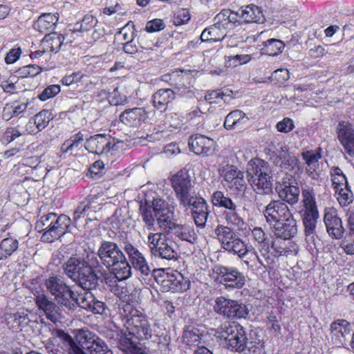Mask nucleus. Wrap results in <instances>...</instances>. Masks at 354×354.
Masks as SVG:
<instances>
[{
    "label": "nucleus",
    "instance_id": "1",
    "mask_svg": "<svg viewBox=\"0 0 354 354\" xmlns=\"http://www.w3.org/2000/svg\"><path fill=\"white\" fill-rule=\"evenodd\" d=\"M100 262L93 249L87 245L80 247L63 265L64 274L84 290L96 288L98 277L94 271Z\"/></svg>",
    "mask_w": 354,
    "mask_h": 354
},
{
    "label": "nucleus",
    "instance_id": "2",
    "mask_svg": "<svg viewBox=\"0 0 354 354\" xmlns=\"http://www.w3.org/2000/svg\"><path fill=\"white\" fill-rule=\"evenodd\" d=\"M97 254L101 263L110 269L119 281L131 276V267L121 248L115 243L102 241Z\"/></svg>",
    "mask_w": 354,
    "mask_h": 354
},
{
    "label": "nucleus",
    "instance_id": "3",
    "mask_svg": "<svg viewBox=\"0 0 354 354\" xmlns=\"http://www.w3.org/2000/svg\"><path fill=\"white\" fill-rule=\"evenodd\" d=\"M120 316L124 326L126 328L127 336L138 340H146L151 338L152 328L147 317L139 310L130 304H126L120 310Z\"/></svg>",
    "mask_w": 354,
    "mask_h": 354
},
{
    "label": "nucleus",
    "instance_id": "4",
    "mask_svg": "<svg viewBox=\"0 0 354 354\" xmlns=\"http://www.w3.org/2000/svg\"><path fill=\"white\" fill-rule=\"evenodd\" d=\"M248 181L257 194L272 192V169L269 163L260 158L252 159L247 165Z\"/></svg>",
    "mask_w": 354,
    "mask_h": 354
},
{
    "label": "nucleus",
    "instance_id": "5",
    "mask_svg": "<svg viewBox=\"0 0 354 354\" xmlns=\"http://www.w3.org/2000/svg\"><path fill=\"white\" fill-rule=\"evenodd\" d=\"M71 218L66 215L57 216L55 213H49L39 218L35 228L38 232H44L41 236L42 241L51 243L66 233Z\"/></svg>",
    "mask_w": 354,
    "mask_h": 354
},
{
    "label": "nucleus",
    "instance_id": "6",
    "mask_svg": "<svg viewBox=\"0 0 354 354\" xmlns=\"http://www.w3.org/2000/svg\"><path fill=\"white\" fill-rule=\"evenodd\" d=\"M217 333L218 337L225 340L228 349L241 353L246 348L248 338L243 327L240 324L225 322L218 328Z\"/></svg>",
    "mask_w": 354,
    "mask_h": 354
},
{
    "label": "nucleus",
    "instance_id": "7",
    "mask_svg": "<svg viewBox=\"0 0 354 354\" xmlns=\"http://www.w3.org/2000/svg\"><path fill=\"white\" fill-rule=\"evenodd\" d=\"M45 286L59 305L65 306L68 310H73L75 308V293L61 277H49L45 281Z\"/></svg>",
    "mask_w": 354,
    "mask_h": 354
},
{
    "label": "nucleus",
    "instance_id": "8",
    "mask_svg": "<svg viewBox=\"0 0 354 354\" xmlns=\"http://www.w3.org/2000/svg\"><path fill=\"white\" fill-rule=\"evenodd\" d=\"M214 232L223 249L230 253L237 254L240 258L245 257L248 252L247 246L234 232L232 227L218 224Z\"/></svg>",
    "mask_w": 354,
    "mask_h": 354
},
{
    "label": "nucleus",
    "instance_id": "9",
    "mask_svg": "<svg viewBox=\"0 0 354 354\" xmlns=\"http://www.w3.org/2000/svg\"><path fill=\"white\" fill-rule=\"evenodd\" d=\"M171 187L180 206L189 204L195 194L193 184L187 171L180 170L171 178Z\"/></svg>",
    "mask_w": 354,
    "mask_h": 354
},
{
    "label": "nucleus",
    "instance_id": "10",
    "mask_svg": "<svg viewBox=\"0 0 354 354\" xmlns=\"http://www.w3.org/2000/svg\"><path fill=\"white\" fill-rule=\"evenodd\" d=\"M213 309L218 315L230 319L245 318L249 313L245 304L223 296L216 298Z\"/></svg>",
    "mask_w": 354,
    "mask_h": 354
},
{
    "label": "nucleus",
    "instance_id": "11",
    "mask_svg": "<svg viewBox=\"0 0 354 354\" xmlns=\"http://www.w3.org/2000/svg\"><path fill=\"white\" fill-rule=\"evenodd\" d=\"M214 281L227 288H241L245 282L243 274L236 268L216 266L213 268Z\"/></svg>",
    "mask_w": 354,
    "mask_h": 354
},
{
    "label": "nucleus",
    "instance_id": "12",
    "mask_svg": "<svg viewBox=\"0 0 354 354\" xmlns=\"http://www.w3.org/2000/svg\"><path fill=\"white\" fill-rule=\"evenodd\" d=\"M219 172L223 178V185L230 190L241 192L246 188L243 173L236 167L226 165L219 169Z\"/></svg>",
    "mask_w": 354,
    "mask_h": 354
},
{
    "label": "nucleus",
    "instance_id": "13",
    "mask_svg": "<svg viewBox=\"0 0 354 354\" xmlns=\"http://www.w3.org/2000/svg\"><path fill=\"white\" fill-rule=\"evenodd\" d=\"M122 249L128 257L127 261L130 266L131 265L142 275L148 276L151 273V268L144 254L130 241H124Z\"/></svg>",
    "mask_w": 354,
    "mask_h": 354
},
{
    "label": "nucleus",
    "instance_id": "14",
    "mask_svg": "<svg viewBox=\"0 0 354 354\" xmlns=\"http://www.w3.org/2000/svg\"><path fill=\"white\" fill-rule=\"evenodd\" d=\"M279 198L290 205L296 204L299 198L300 190L296 179L292 175H286L277 186Z\"/></svg>",
    "mask_w": 354,
    "mask_h": 354
},
{
    "label": "nucleus",
    "instance_id": "15",
    "mask_svg": "<svg viewBox=\"0 0 354 354\" xmlns=\"http://www.w3.org/2000/svg\"><path fill=\"white\" fill-rule=\"evenodd\" d=\"M352 327L346 319H337L330 325V339L333 344L342 346L350 340Z\"/></svg>",
    "mask_w": 354,
    "mask_h": 354
},
{
    "label": "nucleus",
    "instance_id": "16",
    "mask_svg": "<svg viewBox=\"0 0 354 354\" xmlns=\"http://www.w3.org/2000/svg\"><path fill=\"white\" fill-rule=\"evenodd\" d=\"M35 303L39 310H41L46 317L52 322H60L64 317L61 308L46 295H37Z\"/></svg>",
    "mask_w": 354,
    "mask_h": 354
},
{
    "label": "nucleus",
    "instance_id": "17",
    "mask_svg": "<svg viewBox=\"0 0 354 354\" xmlns=\"http://www.w3.org/2000/svg\"><path fill=\"white\" fill-rule=\"evenodd\" d=\"M267 222L275 223L292 216L288 205L280 201H272L263 211Z\"/></svg>",
    "mask_w": 354,
    "mask_h": 354
},
{
    "label": "nucleus",
    "instance_id": "18",
    "mask_svg": "<svg viewBox=\"0 0 354 354\" xmlns=\"http://www.w3.org/2000/svg\"><path fill=\"white\" fill-rule=\"evenodd\" d=\"M162 230L171 239H178L190 243H194L197 239L193 229L185 225L177 224L173 221L170 223L166 222V226Z\"/></svg>",
    "mask_w": 354,
    "mask_h": 354
},
{
    "label": "nucleus",
    "instance_id": "19",
    "mask_svg": "<svg viewBox=\"0 0 354 354\" xmlns=\"http://www.w3.org/2000/svg\"><path fill=\"white\" fill-rule=\"evenodd\" d=\"M182 206L185 209L191 207L192 215L197 227L201 228L205 227L209 214V206L205 199L194 196L190 200L189 204Z\"/></svg>",
    "mask_w": 354,
    "mask_h": 354
},
{
    "label": "nucleus",
    "instance_id": "20",
    "mask_svg": "<svg viewBox=\"0 0 354 354\" xmlns=\"http://www.w3.org/2000/svg\"><path fill=\"white\" fill-rule=\"evenodd\" d=\"M214 141L205 136L195 134L189 140V147L192 151L196 155L208 156L214 151Z\"/></svg>",
    "mask_w": 354,
    "mask_h": 354
},
{
    "label": "nucleus",
    "instance_id": "21",
    "mask_svg": "<svg viewBox=\"0 0 354 354\" xmlns=\"http://www.w3.org/2000/svg\"><path fill=\"white\" fill-rule=\"evenodd\" d=\"M274 163L281 169L292 171L299 169V160L289 151V148L284 143L279 144V149L276 152Z\"/></svg>",
    "mask_w": 354,
    "mask_h": 354
},
{
    "label": "nucleus",
    "instance_id": "22",
    "mask_svg": "<svg viewBox=\"0 0 354 354\" xmlns=\"http://www.w3.org/2000/svg\"><path fill=\"white\" fill-rule=\"evenodd\" d=\"M321 148L315 151L307 150L301 153L302 159L306 166V171L313 179L319 177L321 171L319 160L322 158Z\"/></svg>",
    "mask_w": 354,
    "mask_h": 354
},
{
    "label": "nucleus",
    "instance_id": "23",
    "mask_svg": "<svg viewBox=\"0 0 354 354\" xmlns=\"http://www.w3.org/2000/svg\"><path fill=\"white\" fill-rule=\"evenodd\" d=\"M97 195L89 196L84 201H82L75 209L72 219L77 222L80 218L91 216L92 212H96L100 209L101 203Z\"/></svg>",
    "mask_w": 354,
    "mask_h": 354
},
{
    "label": "nucleus",
    "instance_id": "24",
    "mask_svg": "<svg viewBox=\"0 0 354 354\" xmlns=\"http://www.w3.org/2000/svg\"><path fill=\"white\" fill-rule=\"evenodd\" d=\"M84 147L91 153L98 155L106 153L111 149L110 136L97 134L86 139Z\"/></svg>",
    "mask_w": 354,
    "mask_h": 354
},
{
    "label": "nucleus",
    "instance_id": "25",
    "mask_svg": "<svg viewBox=\"0 0 354 354\" xmlns=\"http://www.w3.org/2000/svg\"><path fill=\"white\" fill-rule=\"evenodd\" d=\"M338 139L345 151L354 156V129L351 124L341 122L338 125Z\"/></svg>",
    "mask_w": 354,
    "mask_h": 354
},
{
    "label": "nucleus",
    "instance_id": "26",
    "mask_svg": "<svg viewBox=\"0 0 354 354\" xmlns=\"http://www.w3.org/2000/svg\"><path fill=\"white\" fill-rule=\"evenodd\" d=\"M156 218L158 225L162 230L166 226V222H171L173 218L174 213L170 210L169 204L164 200L156 198L153 201L151 206Z\"/></svg>",
    "mask_w": 354,
    "mask_h": 354
},
{
    "label": "nucleus",
    "instance_id": "27",
    "mask_svg": "<svg viewBox=\"0 0 354 354\" xmlns=\"http://www.w3.org/2000/svg\"><path fill=\"white\" fill-rule=\"evenodd\" d=\"M158 283H160L162 290L165 292H176L185 289V285L183 283V276L178 272L164 273L160 276Z\"/></svg>",
    "mask_w": 354,
    "mask_h": 354
},
{
    "label": "nucleus",
    "instance_id": "28",
    "mask_svg": "<svg viewBox=\"0 0 354 354\" xmlns=\"http://www.w3.org/2000/svg\"><path fill=\"white\" fill-rule=\"evenodd\" d=\"M147 118V111L144 108L136 107L124 111L120 115V121L130 127H137Z\"/></svg>",
    "mask_w": 354,
    "mask_h": 354
},
{
    "label": "nucleus",
    "instance_id": "29",
    "mask_svg": "<svg viewBox=\"0 0 354 354\" xmlns=\"http://www.w3.org/2000/svg\"><path fill=\"white\" fill-rule=\"evenodd\" d=\"M248 255L247 259L244 260V263L247 267L252 270H263V269H270L272 267V260L269 256L262 254L261 256L257 254V252H248L245 256Z\"/></svg>",
    "mask_w": 354,
    "mask_h": 354
},
{
    "label": "nucleus",
    "instance_id": "30",
    "mask_svg": "<svg viewBox=\"0 0 354 354\" xmlns=\"http://www.w3.org/2000/svg\"><path fill=\"white\" fill-rule=\"evenodd\" d=\"M272 249L274 251L275 256H288L296 254L298 252V246L290 239L277 236L272 243Z\"/></svg>",
    "mask_w": 354,
    "mask_h": 354
},
{
    "label": "nucleus",
    "instance_id": "31",
    "mask_svg": "<svg viewBox=\"0 0 354 354\" xmlns=\"http://www.w3.org/2000/svg\"><path fill=\"white\" fill-rule=\"evenodd\" d=\"M302 223L304 227V234L307 242L315 243V234L317 219L319 218V212H301Z\"/></svg>",
    "mask_w": 354,
    "mask_h": 354
},
{
    "label": "nucleus",
    "instance_id": "32",
    "mask_svg": "<svg viewBox=\"0 0 354 354\" xmlns=\"http://www.w3.org/2000/svg\"><path fill=\"white\" fill-rule=\"evenodd\" d=\"M324 220L329 235L337 239H340L344 232L340 218L333 212H326Z\"/></svg>",
    "mask_w": 354,
    "mask_h": 354
},
{
    "label": "nucleus",
    "instance_id": "33",
    "mask_svg": "<svg viewBox=\"0 0 354 354\" xmlns=\"http://www.w3.org/2000/svg\"><path fill=\"white\" fill-rule=\"evenodd\" d=\"M58 17L55 14L44 13L34 23L33 28L38 32L46 35L55 29Z\"/></svg>",
    "mask_w": 354,
    "mask_h": 354
},
{
    "label": "nucleus",
    "instance_id": "34",
    "mask_svg": "<svg viewBox=\"0 0 354 354\" xmlns=\"http://www.w3.org/2000/svg\"><path fill=\"white\" fill-rule=\"evenodd\" d=\"M31 100H15L10 104H6L3 109V118L5 120H9L12 117H17L24 113L30 104Z\"/></svg>",
    "mask_w": 354,
    "mask_h": 354
},
{
    "label": "nucleus",
    "instance_id": "35",
    "mask_svg": "<svg viewBox=\"0 0 354 354\" xmlns=\"http://www.w3.org/2000/svg\"><path fill=\"white\" fill-rule=\"evenodd\" d=\"M301 203L304 209L301 212H319L313 187L308 185L301 187Z\"/></svg>",
    "mask_w": 354,
    "mask_h": 354
},
{
    "label": "nucleus",
    "instance_id": "36",
    "mask_svg": "<svg viewBox=\"0 0 354 354\" xmlns=\"http://www.w3.org/2000/svg\"><path fill=\"white\" fill-rule=\"evenodd\" d=\"M274 231L277 236L288 239L292 237L297 233V224L293 216L284 221L275 223Z\"/></svg>",
    "mask_w": 354,
    "mask_h": 354
},
{
    "label": "nucleus",
    "instance_id": "37",
    "mask_svg": "<svg viewBox=\"0 0 354 354\" xmlns=\"http://www.w3.org/2000/svg\"><path fill=\"white\" fill-rule=\"evenodd\" d=\"M237 14L246 23L259 22L263 19L262 10L253 4L241 8Z\"/></svg>",
    "mask_w": 354,
    "mask_h": 354
},
{
    "label": "nucleus",
    "instance_id": "38",
    "mask_svg": "<svg viewBox=\"0 0 354 354\" xmlns=\"http://www.w3.org/2000/svg\"><path fill=\"white\" fill-rule=\"evenodd\" d=\"M53 335L57 337L64 345L69 354H87L73 340L72 337L64 330L57 329L53 333Z\"/></svg>",
    "mask_w": 354,
    "mask_h": 354
},
{
    "label": "nucleus",
    "instance_id": "39",
    "mask_svg": "<svg viewBox=\"0 0 354 354\" xmlns=\"http://www.w3.org/2000/svg\"><path fill=\"white\" fill-rule=\"evenodd\" d=\"M238 206L234 205L223 212L221 216L225 224V225L239 228L244 225V221L240 216Z\"/></svg>",
    "mask_w": 354,
    "mask_h": 354
},
{
    "label": "nucleus",
    "instance_id": "40",
    "mask_svg": "<svg viewBox=\"0 0 354 354\" xmlns=\"http://www.w3.org/2000/svg\"><path fill=\"white\" fill-rule=\"evenodd\" d=\"M174 98L175 93L171 88L159 89L153 95V106L157 109H165Z\"/></svg>",
    "mask_w": 354,
    "mask_h": 354
},
{
    "label": "nucleus",
    "instance_id": "41",
    "mask_svg": "<svg viewBox=\"0 0 354 354\" xmlns=\"http://www.w3.org/2000/svg\"><path fill=\"white\" fill-rule=\"evenodd\" d=\"M64 37L62 35L46 34L41 41V47L47 52L57 53L63 44Z\"/></svg>",
    "mask_w": 354,
    "mask_h": 354
},
{
    "label": "nucleus",
    "instance_id": "42",
    "mask_svg": "<svg viewBox=\"0 0 354 354\" xmlns=\"http://www.w3.org/2000/svg\"><path fill=\"white\" fill-rule=\"evenodd\" d=\"M118 348L124 354H149L145 349L139 347L133 339L127 336L120 337Z\"/></svg>",
    "mask_w": 354,
    "mask_h": 354
},
{
    "label": "nucleus",
    "instance_id": "43",
    "mask_svg": "<svg viewBox=\"0 0 354 354\" xmlns=\"http://www.w3.org/2000/svg\"><path fill=\"white\" fill-rule=\"evenodd\" d=\"M19 248V242L16 239L8 237L0 242V261L9 258Z\"/></svg>",
    "mask_w": 354,
    "mask_h": 354
},
{
    "label": "nucleus",
    "instance_id": "44",
    "mask_svg": "<svg viewBox=\"0 0 354 354\" xmlns=\"http://www.w3.org/2000/svg\"><path fill=\"white\" fill-rule=\"evenodd\" d=\"M226 36V30L218 27L216 24L205 28L201 35L202 41H218Z\"/></svg>",
    "mask_w": 354,
    "mask_h": 354
},
{
    "label": "nucleus",
    "instance_id": "45",
    "mask_svg": "<svg viewBox=\"0 0 354 354\" xmlns=\"http://www.w3.org/2000/svg\"><path fill=\"white\" fill-rule=\"evenodd\" d=\"M248 120V118L243 111L234 110L226 116L224 127L226 129H232L239 124L246 123Z\"/></svg>",
    "mask_w": 354,
    "mask_h": 354
},
{
    "label": "nucleus",
    "instance_id": "46",
    "mask_svg": "<svg viewBox=\"0 0 354 354\" xmlns=\"http://www.w3.org/2000/svg\"><path fill=\"white\" fill-rule=\"evenodd\" d=\"M167 235L164 232H149L147 236V245L153 256L166 241Z\"/></svg>",
    "mask_w": 354,
    "mask_h": 354
},
{
    "label": "nucleus",
    "instance_id": "47",
    "mask_svg": "<svg viewBox=\"0 0 354 354\" xmlns=\"http://www.w3.org/2000/svg\"><path fill=\"white\" fill-rule=\"evenodd\" d=\"M169 236L167 237L163 245L160 246L153 256L167 260H172L177 258L178 253L173 243L169 240Z\"/></svg>",
    "mask_w": 354,
    "mask_h": 354
},
{
    "label": "nucleus",
    "instance_id": "48",
    "mask_svg": "<svg viewBox=\"0 0 354 354\" xmlns=\"http://www.w3.org/2000/svg\"><path fill=\"white\" fill-rule=\"evenodd\" d=\"M263 47L261 48L262 52L270 56L279 55L285 47L283 42L277 39H269L263 41Z\"/></svg>",
    "mask_w": 354,
    "mask_h": 354
},
{
    "label": "nucleus",
    "instance_id": "49",
    "mask_svg": "<svg viewBox=\"0 0 354 354\" xmlns=\"http://www.w3.org/2000/svg\"><path fill=\"white\" fill-rule=\"evenodd\" d=\"M97 338V337L89 330H78L76 333L77 345L80 346L84 352L85 350L86 351L87 346L93 344V341Z\"/></svg>",
    "mask_w": 354,
    "mask_h": 354
},
{
    "label": "nucleus",
    "instance_id": "50",
    "mask_svg": "<svg viewBox=\"0 0 354 354\" xmlns=\"http://www.w3.org/2000/svg\"><path fill=\"white\" fill-rule=\"evenodd\" d=\"M140 212L142 220L145 224L148 230H152L155 225V218L153 216V209L151 206L147 204H141L140 207Z\"/></svg>",
    "mask_w": 354,
    "mask_h": 354
},
{
    "label": "nucleus",
    "instance_id": "51",
    "mask_svg": "<svg viewBox=\"0 0 354 354\" xmlns=\"http://www.w3.org/2000/svg\"><path fill=\"white\" fill-rule=\"evenodd\" d=\"M332 185L335 190L348 185L347 179L339 167H333L330 169Z\"/></svg>",
    "mask_w": 354,
    "mask_h": 354
},
{
    "label": "nucleus",
    "instance_id": "52",
    "mask_svg": "<svg viewBox=\"0 0 354 354\" xmlns=\"http://www.w3.org/2000/svg\"><path fill=\"white\" fill-rule=\"evenodd\" d=\"M212 203L214 206L224 207L225 209L236 205L231 198L226 196L223 192H214L212 196Z\"/></svg>",
    "mask_w": 354,
    "mask_h": 354
},
{
    "label": "nucleus",
    "instance_id": "53",
    "mask_svg": "<svg viewBox=\"0 0 354 354\" xmlns=\"http://www.w3.org/2000/svg\"><path fill=\"white\" fill-rule=\"evenodd\" d=\"M88 346L86 351L90 354H113L104 341L98 337L95 341H93V344Z\"/></svg>",
    "mask_w": 354,
    "mask_h": 354
},
{
    "label": "nucleus",
    "instance_id": "54",
    "mask_svg": "<svg viewBox=\"0 0 354 354\" xmlns=\"http://www.w3.org/2000/svg\"><path fill=\"white\" fill-rule=\"evenodd\" d=\"M202 337L198 330H185L183 335V342L189 346H196L201 344Z\"/></svg>",
    "mask_w": 354,
    "mask_h": 354
},
{
    "label": "nucleus",
    "instance_id": "55",
    "mask_svg": "<svg viewBox=\"0 0 354 354\" xmlns=\"http://www.w3.org/2000/svg\"><path fill=\"white\" fill-rule=\"evenodd\" d=\"M337 199L341 206H346L353 201V195L348 185L335 190Z\"/></svg>",
    "mask_w": 354,
    "mask_h": 354
},
{
    "label": "nucleus",
    "instance_id": "56",
    "mask_svg": "<svg viewBox=\"0 0 354 354\" xmlns=\"http://www.w3.org/2000/svg\"><path fill=\"white\" fill-rule=\"evenodd\" d=\"M41 72V68L36 64H28L15 71V76L19 78L35 77Z\"/></svg>",
    "mask_w": 354,
    "mask_h": 354
},
{
    "label": "nucleus",
    "instance_id": "57",
    "mask_svg": "<svg viewBox=\"0 0 354 354\" xmlns=\"http://www.w3.org/2000/svg\"><path fill=\"white\" fill-rule=\"evenodd\" d=\"M52 118V114L48 110L45 109L36 114L34 117V124L37 131H40L45 129Z\"/></svg>",
    "mask_w": 354,
    "mask_h": 354
},
{
    "label": "nucleus",
    "instance_id": "58",
    "mask_svg": "<svg viewBox=\"0 0 354 354\" xmlns=\"http://www.w3.org/2000/svg\"><path fill=\"white\" fill-rule=\"evenodd\" d=\"M75 306L78 305L82 308L89 310L93 301H95V297L91 291H85L79 294L77 297H75Z\"/></svg>",
    "mask_w": 354,
    "mask_h": 354
},
{
    "label": "nucleus",
    "instance_id": "59",
    "mask_svg": "<svg viewBox=\"0 0 354 354\" xmlns=\"http://www.w3.org/2000/svg\"><path fill=\"white\" fill-rule=\"evenodd\" d=\"M251 56L249 55H236L228 56L226 59V66L227 67L234 68L238 65L244 64L250 62Z\"/></svg>",
    "mask_w": 354,
    "mask_h": 354
},
{
    "label": "nucleus",
    "instance_id": "60",
    "mask_svg": "<svg viewBox=\"0 0 354 354\" xmlns=\"http://www.w3.org/2000/svg\"><path fill=\"white\" fill-rule=\"evenodd\" d=\"M116 36L118 39L125 41V42L133 41L136 37L134 28L133 26L127 25L118 32Z\"/></svg>",
    "mask_w": 354,
    "mask_h": 354
},
{
    "label": "nucleus",
    "instance_id": "61",
    "mask_svg": "<svg viewBox=\"0 0 354 354\" xmlns=\"http://www.w3.org/2000/svg\"><path fill=\"white\" fill-rule=\"evenodd\" d=\"M60 92V87L57 84H53L47 86L38 97L41 101H46L50 98L55 97Z\"/></svg>",
    "mask_w": 354,
    "mask_h": 354
},
{
    "label": "nucleus",
    "instance_id": "62",
    "mask_svg": "<svg viewBox=\"0 0 354 354\" xmlns=\"http://www.w3.org/2000/svg\"><path fill=\"white\" fill-rule=\"evenodd\" d=\"M343 250L349 255L354 254V234L348 233L341 243Z\"/></svg>",
    "mask_w": 354,
    "mask_h": 354
},
{
    "label": "nucleus",
    "instance_id": "63",
    "mask_svg": "<svg viewBox=\"0 0 354 354\" xmlns=\"http://www.w3.org/2000/svg\"><path fill=\"white\" fill-rule=\"evenodd\" d=\"M230 16V10H223L219 12L215 17L214 21L216 26L226 30L227 28V19Z\"/></svg>",
    "mask_w": 354,
    "mask_h": 354
},
{
    "label": "nucleus",
    "instance_id": "64",
    "mask_svg": "<svg viewBox=\"0 0 354 354\" xmlns=\"http://www.w3.org/2000/svg\"><path fill=\"white\" fill-rule=\"evenodd\" d=\"M97 24V19L92 15H85L82 20L80 25V30L81 31H88L93 28H95Z\"/></svg>",
    "mask_w": 354,
    "mask_h": 354
}]
</instances>
